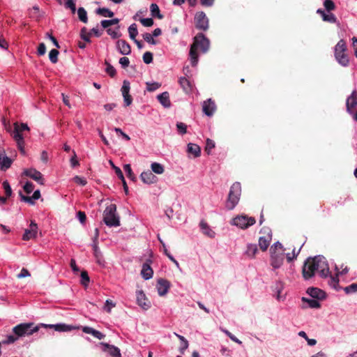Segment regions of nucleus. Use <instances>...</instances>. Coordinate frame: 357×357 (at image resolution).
<instances>
[{"instance_id": "35", "label": "nucleus", "mask_w": 357, "mask_h": 357, "mask_svg": "<svg viewBox=\"0 0 357 357\" xmlns=\"http://www.w3.org/2000/svg\"><path fill=\"white\" fill-rule=\"evenodd\" d=\"M96 14L103 17H112L114 13L107 8H99L96 10Z\"/></svg>"}, {"instance_id": "64", "label": "nucleus", "mask_w": 357, "mask_h": 357, "mask_svg": "<svg viewBox=\"0 0 357 357\" xmlns=\"http://www.w3.org/2000/svg\"><path fill=\"white\" fill-rule=\"evenodd\" d=\"M115 307V305L113 303V302L111 300H107L106 301V303H105V311H107V312H111V308Z\"/></svg>"}, {"instance_id": "63", "label": "nucleus", "mask_w": 357, "mask_h": 357, "mask_svg": "<svg viewBox=\"0 0 357 357\" xmlns=\"http://www.w3.org/2000/svg\"><path fill=\"white\" fill-rule=\"evenodd\" d=\"M29 276H30L29 272L27 271V269L23 268H22L20 273L17 275V278L22 279V278H24L26 277H29Z\"/></svg>"}, {"instance_id": "16", "label": "nucleus", "mask_w": 357, "mask_h": 357, "mask_svg": "<svg viewBox=\"0 0 357 357\" xmlns=\"http://www.w3.org/2000/svg\"><path fill=\"white\" fill-rule=\"evenodd\" d=\"M169 282L168 280L165 279H159L158 281V284H156V289H158V294L160 296H165L168 291L169 290Z\"/></svg>"}, {"instance_id": "3", "label": "nucleus", "mask_w": 357, "mask_h": 357, "mask_svg": "<svg viewBox=\"0 0 357 357\" xmlns=\"http://www.w3.org/2000/svg\"><path fill=\"white\" fill-rule=\"evenodd\" d=\"M210 47V41L204 33H198L194 38V42L191 45L190 51V61L192 66H196L199 62V49L203 53L208 52Z\"/></svg>"}, {"instance_id": "58", "label": "nucleus", "mask_w": 357, "mask_h": 357, "mask_svg": "<svg viewBox=\"0 0 357 357\" xmlns=\"http://www.w3.org/2000/svg\"><path fill=\"white\" fill-rule=\"evenodd\" d=\"M33 187L32 183L27 181L23 186V190L26 194H30L33 190Z\"/></svg>"}, {"instance_id": "48", "label": "nucleus", "mask_w": 357, "mask_h": 357, "mask_svg": "<svg viewBox=\"0 0 357 357\" xmlns=\"http://www.w3.org/2000/svg\"><path fill=\"white\" fill-rule=\"evenodd\" d=\"M142 38L145 40V41L149 44L156 45L157 40L153 38V34L149 33H145L142 35Z\"/></svg>"}, {"instance_id": "14", "label": "nucleus", "mask_w": 357, "mask_h": 357, "mask_svg": "<svg viewBox=\"0 0 357 357\" xmlns=\"http://www.w3.org/2000/svg\"><path fill=\"white\" fill-rule=\"evenodd\" d=\"M130 90V83L128 80H124L123 82V86H121V93H123V98H124V104H126V106H129L133 100L132 96L129 94Z\"/></svg>"}, {"instance_id": "52", "label": "nucleus", "mask_w": 357, "mask_h": 357, "mask_svg": "<svg viewBox=\"0 0 357 357\" xmlns=\"http://www.w3.org/2000/svg\"><path fill=\"white\" fill-rule=\"evenodd\" d=\"M2 187L4 190L5 195L6 197H9L12 194V190L10 186L7 181H5L2 183Z\"/></svg>"}, {"instance_id": "6", "label": "nucleus", "mask_w": 357, "mask_h": 357, "mask_svg": "<svg viewBox=\"0 0 357 357\" xmlns=\"http://www.w3.org/2000/svg\"><path fill=\"white\" fill-rule=\"evenodd\" d=\"M347 51L346 42L344 40H340L335 47V57L337 61L344 67H347L349 64V58Z\"/></svg>"}, {"instance_id": "25", "label": "nucleus", "mask_w": 357, "mask_h": 357, "mask_svg": "<svg viewBox=\"0 0 357 357\" xmlns=\"http://www.w3.org/2000/svg\"><path fill=\"white\" fill-rule=\"evenodd\" d=\"M82 331L83 333L86 334H89L91 335L92 336H94L98 340H102L105 337V335L102 334L101 332L88 326L83 327Z\"/></svg>"}, {"instance_id": "44", "label": "nucleus", "mask_w": 357, "mask_h": 357, "mask_svg": "<svg viewBox=\"0 0 357 357\" xmlns=\"http://www.w3.org/2000/svg\"><path fill=\"white\" fill-rule=\"evenodd\" d=\"M324 6L326 10L328 12L334 10L336 8V6L333 0H325L324 2Z\"/></svg>"}, {"instance_id": "12", "label": "nucleus", "mask_w": 357, "mask_h": 357, "mask_svg": "<svg viewBox=\"0 0 357 357\" xmlns=\"http://www.w3.org/2000/svg\"><path fill=\"white\" fill-rule=\"evenodd\" d=\"M23 174L26 176L31 178V179H33V181H35L40 185L44 184V183H43L44 179H43L42 174L40 172L37 171L36 169H24L23 172Z\"/></svg>"}, {"instance_id": "40", "label": "nucleus", "mask_w": 357, "mask_h": 357, "mask_svg": "<svg viewBox=\"0 0 357 357\" xmlns=\"http://www.w3.org/2000/svg\"><path fill=\"white\" fill-rule=\"evenodd\" d=\"M303 301L307 303L309 305V307L311 308H319L321 307L319 302L318 301H317L316 298L308 299V298H303Z\"/></svg>"}, {"instance_id": "43", "label": "nucleus", "mask_w": 357, "mask_h": 357, "mask_svg": "<svg viewBox=\"0 0 357 357\" xmlns=\"http://www.w3.org/2000/svg\"><path fill=\"white\" fill-rule=\"evenodd\" d=\"M75 0H65L64 2V7L66 8H69L72 13H75L76 8H75Z\"/></svg>"}, {"instance_id": "62", "label": "nucleus", "mask_w": 357, "mask_h": 357, "mask_svg": "<svg viewBox=\"0 0 357 357\" xmlns=\"http://www.w3.org/2000/svg\"><path fill=\"white\" fill-rule=\"evenodd\" d=\"M213 148H215V142L212 139H208L206 141V151L209 154L211 150Z\"/></svg>"}, {"instance_id": "22", "label": "nucleus", "mask_w": 357, "mask_h": 357, "mask_svg": "<svg viewBox=\"0 0 357 357\" xmlns=\"http://www.w3.org/2000/svg\"><path fill=\"white\" fill-rule=\"evenodd\" d=\"M117 50L123 55H128L130 53V45L125 40H117Z\"/></svg>"}, {"instance_id": "15", "label": "nucleus", "mask_w": 357, "mask_h": 357, "mask_svg": "<svg viewBox=\"0 0 357 357\" xmlns=\"http://www.w3.org/2000/svg\"><path fill=\"white\" fill-rule=\"evenodd\" d=\"M139 177H141V181L144 183L148 185L155 183L158 181L156 176L149 170L141 173V176H139Z\"/></svg>"}, {"instance_id": "60", "label": "nucleus", "mask_w": 357, "mask_h": 357, "mask_svg": "<svg viewBox=\"0 0 357 357\" xmlns=\"http://www.w3.org/2000/svg\"><path fill=\"white\" fill-rule=\"evenodd\" d=\"M46 52V47L43 43H41L38 45L37 48V54L39 56L44 55Z\"/></svg>"}, {"instance_id": "18", "label": "nucleus", "mask_w": 357, "mask_h": 357, "mask_svg": "<svg viewBox=\"0 0 357 357\" xmlns=\"http://www.w3.org/2000/svg\"><path fill=\"white\" fill-rule=\"evenodd\" d=\"M151 260H146V263L142 265V270H141V276L145 280H150L153 278V268L150 266Z\"/></svg>"}, {"instance_id": "56", "label": "nucleus", "mask_w": 357, "mask_h": 357, "mask_svg": "<svg viewBox=\"0 0 357 357\" xmlns=\"http://www.w3.org/2000/svg\"><path fill=\"white\" fill-rule=\"evenodd\" d=\"M19 195H20L22 201H23L26 203H28L30 205H33L34 204V202H33L34 199H33V198H32V196L31 197L24 196V195H22V193L21 192H19Z\"/></svg>"}, {"instance_id": "49", "label": "nucleus", "mask_w": 357, "mask_h": 357, "mask_svg": "<svg viewBox=\"0 0 357 357\" xmlns=\"http://www.w3.org/2000/svg\"><path fill=\"white\" fill-rule=\"evenodd\" d=\"M344 291L346 294H349L357 292V283H353L344 288Z\"/></svg>"}, {"instance_id": "61", "label": "nucleus", "mask_w": 357, "mask_h": 357, "mask_svg": "<svg viewBox=\"0 0 357 357\" xmlns=\"http://www.w3.org/2000/svg\"><path fill=\"white\" fill-rule=\"evenodd\" d=\"M73 179L75 183L80 185L82 186H84L86 184V181L85 180V178L79 177L78 176H75Z\"/></svg>"}, {"instance_id": "20", "label": "nucleus", "mask_w": 357, "mask_h": 357, "mask_svg": "<svg viewBox=\"0 0 357 357\" xmlns=\"http://www.w3.org/2000/svg\"><path fill=\"white\" fill-rule=\"evenodd\" d=\"M137 303L144 310H148L150 307V302L143 293V291L137 292Z\"/></svg>"}, {"instance_id": "39", "label": "nucleus", "mask_w": 357, "mask_h": 357, "mask_svg": "<svg viewBox=\"0 0 357 357\" xmlns=\"http://www.w3.org/2000/svg\"><path fill=\"white\" fill-rule=\"evenodd\" d=\"M106 32H107L108 35L111 36L112 38L113 39L119 38L122 36L119 31V26H117L116 30H113L112 29L109 28L106 29Z\"/></svg>"}, {"instance_id": "37", "label": "nucleus", "mask_w": 357, "mask_h": 357, "mask_svg": "<svg viewBox=\"0 0 357 357\" xmlns=\"http://www.w3.org/2000/svg\"><path fill=\"white\" fill-rule=\"evenodd\" d=\"M128 34H130V38L132 40L136 39L137 35V25L134 23L128 27Z\"/></svg>"}, {"instance_id": "1", "label": "nucleus", "mask_w": 357, "mask_h": 357, "mask_svg": "<svg viewBox=\"0 0 357 357\" xmlns=\"http://www.w3.org/2000/svg\"><path fill=\"white\" fill-rule=\"evenodd\" d=\"M317 271L323 278H328L330 274L328 264L324 257L319 256L308 258L303 267V276L305 280L312 278Z\"/></svg>"}, {"instance_id": "34", "label": "nucleus", "mask_w": 357, "mask_h": 357, "mask_svg": "<svg viewBox=\"0 0 357 357\" xmlns=\"http://www.w3.org/2000/svg\"><path fill=\"white\" fill-rule=\"evenodd\" d=\"M176 335L181 341V344H180V352L181 354H183L185 351L188 349L189 347L188 341L183 336L178 334H176Z\"/></svg>"}, {"instance_id": "29", "label": "nucleus", "mask_w": 357, "mask_h": 357, "mask_svg": "<svg viewBox=\"0 0 357 357\" xmlns=\"http://www.w3.org/2000/svg\"><path fill=\"white\" fill-rule=\"evenodd\" d=\"M178 83H180V86L183 88V89L186 93H190L192 91V85L190 81L186 77H181L180 80H178Z\"/></svg>"}, {"instance_id": "23", "label": "nucleus", "mask_w": 357, "mask_h": 357, "mask_svg": "<svg viewBox=\"0 0 357 357\" xmlns=\"http://www.w3.org/2000/svg\"><path fill=\"white\" fill-rule=\"evenodd\" d=\"M307 294L313 298L322 300L326 298V293L320 289L311 287L307 289Z\"/></svg>"}, {"instance_id": "8", "label": "nucleus", "mask_w": 357, "mask_h": 357, "mask_svg": "<svg viewBox=\"0 0 357 357\" xmlns=\"http://www.w3.org/2000/svg\"><path fill=\"white\" fill-rule=\"evenodd\" d=\"M260 234L261 236L259 239V245L263 252H266L273 238L272 230L269 227H264L261 229Z\"/></svg>"}, {"instance_id": "36", "label": "nucleus", "mask_w": 357, "mask_h": 357, "mask_svg": "<svg viewBox=\"0 0 357 357\" xmlns=\"http://www.w3.org/2000/svg\"><path fill=\"white\" fill-rule=\"evenodd\" d=\"M77 13L79 20L83 23H86L88 19L86 11L85 10V9L82 7H79L78 8Z\"/></svg>"}, {"instance_id": "31", "label": "nucleus", "mask_w": 357, "mask_h": 357, "mask_svg": "<svg viewBox=\"0 0 357 357\" xmlns=\"http://www.w3.org/2000/svg\"><path fill=\"white\" fill-rule=\"evenodd\" d=\"M12 163L11 160L7 156H1L0 154V167L2 170H6L10 167Z\"/></svg>"}, {"instance_id": "57", "label": "nucleus", "mask_w": 357, "mask_h": 357, "mask_svg": "<svg viewBox=\"0 0 357 357\" xmlns=\"http://www.w3.org/2000/svg\"><path fill=\"white\" fill-rule=\"evenodd\" d=\"M139 22L144 26H151L154 24V20L151 18H141Z\"/></svg>"}, {"instance_id": "2", "label": "nucleus", "mask_w": 357, "mask_h": 357, "mask_svg": "<svg viewBox=\"0 0 357 357\" xmlns=\"http://www.w3.org/2000/svg\"><path fill=\"white\" fill-rule=\"evenodd\" d=\"M40 327V326H35L33 323L20 324L13 328V335H8L6 339L2 341V344H12L20 337L29 336L38 331Z\"/></svg>"}, {"instance_id": "11", "label": "nucleus", "mask_w": 357, "mask_h": 357, "mask_svg": "<svg viewBox=\"0 0 357 357\" xmlns=\"http://www.w3.org/2000/svg\"><path fill=\"white\" fill-rule=\"evenodd\" d=\"M271 264L274 268H280L284 262V252H278L277 250H270Z\"/></svg>"}, {"instance_id": "5", "label": "nucleus", "mask_w": 357, "mask_h": 357, "mask_svg": "<svg viewBox=\"0 0 357 357\" xmlns=\"http://www.w3.org/2000/svg\"><path fill=\"white\" fill-rule=\"evenodd\" d=\"M241 191V185L239 182H236L231 185L226 202V208L228 210H233L238 204Z\"/></svg>"}, {"instance_id": "55", "label": "nucleus", "mask_w": 357, "mask_h": 357, "mask_svg": "<svg viewBox=\"0 0 357 357\" xmlns=\"http://www.w3.org/2000/svg\"><path fill=\"white\" fill-rule=\"evenodd\" d=\"M176 126H177V131L178 132H180L181 135H184V134L187 133L186 124H184L183 123L180 122V123H177V125H176Z\"/></svg>"}, {"instance_id": "17", "label": "nucleus", "mask_w": 357, "mask_h": 357, "mask_svg": "<svg viewBox=\"0 0 357 357\" xmlns=\"http://www.w3.org/2000/svg\"><path fill=\"white\" fill-rule=\"evenodd\" d=\"M216 109V105L213 100L211 98L208 99L207 100L204 102L203 104V112L204 114L208 116H211L213 115Z\"/></svg>"}, {"instance_id": "27", "label": "nucleus", "mask_w": 357, "mask_h": 357, "mask_svg": "<svg viewBox=\"0 0 357 357\" xmlns=\"http://www.w3.org/2000/svg\"><path fill=\"white\" fill-rule=\"evenodd\" d=\"M357 105V91H354L351 96L347 98V107L348 110L354 109Z\"/></svg>"}, {"instance_id": "45", "label": "nucleus", "mask_w": 357, "mask_h": 357, "mask_svg": "<svg viewBox=\"0 0 357 357\" xmlns=\"http://www.w3.org/2000/svg\"><path fill=\"white\" fill-rule=\"evenodd\" d=\"M323 20L325 22H328L330 23H336L337 22V17L333 13H329L324 15L322 17Z\"/></svg>"}, {"instance_id": "33", "label": "nucleus", "mask_w": 357, "mask_h": 357, "mask_svg": "<svg viewBox=\"0 0 357 357\" xmlns=\"http://www.w3.org/2000/svg\"><path fill=\"white\" fill-rule=\"evenodd\" d=\"M151 169L152 172L156 174H162L164 172V166L158 162H153L151 164Z\"/></svg>"}, {"instance_id": "26", "label": "nucleus", "mask_w": 357, "mask_h": 357, "mask_svg": "<svg viewBox=\"0 0 357 357\" xmlns=\"http://www.w3.org/2000/svg\"><path fill=\"white\" fill-rule=\"evenodd\" d=\"M158 100L165 107H169L171 106V101L169 100V94L167 91L158 95Z\"/></svg>"}, {"instance_id": "50", "label": "nucleus", "mask_w": 357, "mask_h": 357, "mask_svg": "<svg viewBox=\"0 0 357 357\" xmlns=\"http://www.w3.org/2000/svg\"><path fill=\"white\" fill-rule=\"evenodd\" d=\"M161 86V84L158 82H146V90L148 91H154Z\"/></svg>"}, {"instance_id": "19", "label": "nucleus", "mask_w": 357, "mask_h": 357, "mask_svg": "<svg viewBox=\"0 0 357 357\" xmlns=\"http://www.w3.org/2000/svg\"><path fill=\"white\" fill-rule=\"evenodd\" d=\"M100 345L103 347L102 350L108 352L112 357H121V351L118 347L107 343H100Z\"/></svg>"}, {"instance_id": "9", "label": "nucleus", "mask_w": 357, "mask_h": 357, "mask_svg": "<svg viewBox=\"0 0 357 357\" xmlns=\"http://www.w3.org/2000/svg\"><path fill=\"white\" fill-rule=\"evenodd\" d=\"M255 223L256 220L255 218H250L247 215H239L233 219V225L242 229H248Z\"/></svg>"}, {"instance_id": "13", "label": "nucleus", "mask_w": 357, "mask_h": 357, "mask_svg": "<svg viewBox=\"0 0 357 357\" xmlns=\"http://www.w3.org/2000/svg\"><path fill=\"white\" fill-rule=\"evenodd\" d=\"M38 227L34 221H31L29 228L24 230L22 236L23 241H29L36 237Z\"/></svg>"}, {"instance_id": "47", "label": "nucleus", "mask_w": 357, "mask_h": 357, "mask_svg": "<svg viewBox=\"0 0 357 357\" xmlns=\"http://www.w3.org/2000/svg\"><path fill=\"white\" fill-rule=\"evenodd\" d=\"M105 64L107 66V67H106V73L112 77H114L116 75L115 68L112 65H110L107 61H105Z\"/></svg>"}, {"instance_id": "7", "label": "nucleus", "mask_w": 357, "mask_h": 357, "mask_svg": "<svg viewBox=\"0 0 357 357\" xmlns=\"http://www.w3.org/2000/svg\"><path fill=\"white\" fill-rule=\"evenodd\" d=\"M14 129L13 132V137L15 140L17 147L21 151L22 153H24V138L22 136L23 131H29V128L26 123H20V125L17 123H14Z\"/></svg>"}, {"instance_id": "59", "label": "nucleus", "mask_w": 357, "mask_h": 357, "mask_svg": "<svg viewBox=\"0 0 357 357\" xmlns=\"http://www.w3.org/2000/svg\"><path fill=\"white\" fill-rule=\"evenodd\" d=\"M270 250H277L278 252H284L285 251L283 245L280 242H277V243H274L271 246Z\"/></svg>"}, {"instance_id": "42", "label": "nucleus", "mask_w": 357, "mask_h": 357, "mask_svg": "<svg viewBox=\"0 0 357 357\" xmlns=\"http://www.w3.org/2000/svg\"><path fill=\"white\" fill-rule=\"evenodd\" d=\"M91 33L86 31V27H82L80 31V37L85 42H90Z\"/></svg>"}, {"instance_id": "53", "label": "nucleus", "mask_w": 357, "mask_h": 357, "mask_svg": "<svg viewBox=\"0 0 357 357\" xmlns=\"http://www.w3.org/2000/svg\"><path fill=\"white\" fill-rule=\"evenodd\" d=\"M142 59H144V63L146 64H149L153 62V53L150 52H146L144 53V56H142Z\"/></svg>"}, {"instance_id": "54", "label": "nucleus", "mask_w": 357, "mask_h": 357, "mask_svg": "<svg viewBox=\"0 0 357 357\" xmlns=\"http://www.w3.org/2000/svg\"><path fill=\"white\" fill-rule=\"evenodd\" d=\"M110 162V165L114 170V172H116V175L117 176V177L119 178L120 179H123V174L122 173V170L119 167L114 166V162L110 160V162Z\"/></svg>"}, {"instance_id": "4", "label": "nucleus", "mask_w": 357, "mask_h": 357, "mask_svg": "<svg viewBox=\"0 0 357 357\" xmlns=\"http://www.w3.org/2000/svg\"><path fill=\"white\" fill-rule=\"evenodd\" d=\"M103 222L109 227H117L121 225L119 215L116 214V205L110 204L103 211Z\"/></svg>"}, {"instance_id": "10", "label": "nucleus", "mask_w": 357, "mask_h": 357, "mask_svg": "<svg viewBox=\"0 0 357 357\" xmlns=\"http://www.w3.org/2000/svg\"><path fill=\"white\" fill-rule=\"evenodd\" d=\"M195 23L196 28L202 30L206 31L209 27V21L207 17L206 13L203 11H200L196 13L195 17Z\"/></svg>"}, {"instance_id": "28", "label": "nucleus", "mask_w": 357, "mask_h": 357, "mask_svg": "<svg viewBox=\"0 0 357 357\" xmlns=\"http://www.w3.org/2000/svg\"><path fill=\"white\" fill-rule=\"evenodd\" d=\"M188 152L195 158H198L201 155V148L196 144L190 143L188 145Z\"/></svg>"}, {"instance_id": "32", "label": "nucleus", "mask_w": 357, "mask_h": 357, "mask_svg": "<svg viewBox=\"0 0 357 357\" xmlns=\"http://www.w3.org/2000/svg\"><path fill=\"white\" fill-rule=\"evenodd\" d=\"M151 15H152V17H158L159 19H162L164 17V16L160 13V8L156 3H152L151 5Z\"/></svg>"}, {"instance_id": "51", "label": "nucleus", "mask_w": 357, "mask_h": 357, "mask_svg": "<svg viewBox=\"0 0 357 357\" xmlns=\"http://www.w3.org/2000/svg\"><path fill=\"white\" fill-rule=\"evenodd\" d=\"M328 277H330V279L328 281L329 284L334 289H336L337 286L339 284V279H338L337 276L334 277L330 273V274L328 275Z\"/></svg>"}, {"instance_id": "30", "label": "nucleus", "mask_w": 357, "mask_h": 357, "mask_svg": "<svg viewBox=\"0 0 357 357\" xmlns=\"http://www.w3.org/2000/svg\"><path fill=\"white\" fill-rule=\"evenodd\" d=\"M258 252V248L256 244H248L245 254L250 258H255Z\"/></svg>"}, {"instance_id": "38", "label": "nucleus", "mask_w": 357, "mask_h": 357, "mask_svg": "<svg viewBox=\"0 0 357 357\" xmlns=\"http://www.w3.org/2000/svg\"><path fill=\"white\" fill-rule=\"evenodd\" d=\"M123 168H124V172L127 173V177L130 178L132 181H136V177L135 176V174L133 173L130 165L129 164L124 165V167Z\"/></svg>"}, {"instance_id": "41", "label": "nucleus", "mask_w": 357, "mask_h": 357, "mask_svg": "<svg viewBox=\"0 0 357 357\" xmlns=\"http://www.w3.org/2000/svg\"><path fill=\"white\" fill-rule=\"evenodd\" d=\"M59 51L56 49H52L49 52V59L52 63H56L58 61L57 56Z\"/></svg>"}, {"instance_id": "21", "label": "nucleus", "mask_w": 357, "mask_h": 357, "mask_svg": "<svg viewBox=\"0 0 357 357\" xmlns=\"http://www.w3.org/2000/svg\"><path fill=\"white\" fill-rule=\"evenodd\" d=\"M40 326L44 328H53L55 331L59 332H66V331H70L73 329H75V327L69 325H66L64 324H53V325H45V324H41Z\"/></svg>"}, {"instance_id": "46", "label": "nucleus", "mask_w": 357, "mask_h": 357, "mask_svg": "<svg viewBox=\"0 0 357 357\" xmlns=\"http://www.w3.org/2000/svg\"><path fill=\"white\" fill-rule=\"evenodd\" d=\"M81 276V284L84 287H86L89 282V278L86 271H82L80 274Z\"/></svg>"}, {"instance_id": "24", "label": "nucleus", "mask_w": 357, "mask_h": 357, "mask_svg": "<svg viewBox=\"0 0 357 357\" xmlns=\"http://www.w3.org/2000/svg\"><path fill=\"white\" fill-rule=\"evenodd\" d=\"M199 225L204 235L209 238H215V232L210 227L208 224L205 220H202Z\"/></svg>"}]
</instances>
